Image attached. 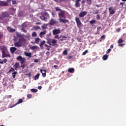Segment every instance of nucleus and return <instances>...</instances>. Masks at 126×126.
Masks as SVG:
<instances>
[{
  "mask_svg": "<svg viewBox=\"0 0 126 126\" xmlns=\"http://www.w3.org/2000/svg\"><path fill=\"white\" fill-rule=\"evenodd\" d=\"M32 37H36L37 36V33H36V32H32Z\"/></svg>",
  "mask_w": 126,
  "mask_h": 126,
  "instance_id": "obj_33",
  "label": "nucleus"
},
{
  "mask_svg": "<svg viewBox=\"0 0 126 126\" xmlns=\"http://www.w3.org/2000/svg\"><path fill=\"white\" fill-rule=\"evenodd\" d=\"M28 98H31V97H32V94H29L27 96Z\"/></svg>",
  "mask_w": 126,
  "mask_h": 126,
  "instance_id": "obj_54",
  "label": "nucleus"
},
{
  "mask_svg": "<svg viewBox=\"0 0 126 126\" xmlns=\"http://www.w3.org/2000/svg\"><path fill=\"white\" fill-rule=\"evenodd\" d=\"M24 55H26V57H28V58H32V53H28L27 52H25Z\"/></svg>",
  "mask_w": 126,
  "mask_h": 126,
  "instance_id": "obj_14",
  "label": "nucleus"
},
{
  "mask_svg": "<svg viewBox=\"0 0 126 126\" xmlns=\"http://www.w3.org/2000/svg\"><path fill=\"white\" fill-rule=\"evenodd\" d=\"M104 38H105V35H102L101 37V39H104Z\"/></svg>",
  "mask_w": 126,
  "mask_h": 126,
  "instance_id": "obj_61",
  "label": "nucleus"
},
{
  "mask_svg": "<svg viewBox=\"0 0 126 126\" xmlns=\"http://www.w3.org/2000/svg\"><path fill=\"white\" fill-rule=\"evenodd\" d=\"M118 46H119V47H123V46H125V44H119L118 45Z\"/></svg>",
  "mask_w": 126,
  "mask_h": 126,
  "instance_id": "obj_53",
  "label": "nucleus"
},
{
  "mask_svg": "<svg viewBox=\"0 0 126 126\" xmlns=\"http://www.w3.org/2000/svg\"><path fill=\"white\" fill-rule=\"evenodd\" d=\"M54 1H55L56 2H62V1H63V0H54Z\"/></svg>",
  "mask_w": 126,
  "mask_h": 126,
  "instance_id": "obj_42",
  "label": "nucleus"
},
{
  "mask_svg": "<svg viewBox=\"0 0 126 126\" xmlns=\"http://www.w3.org/2000/svg\"><path fill=\"white\" fill-rule=\"evenodd\" d=\"M58 15L59 18L58 20L60 21V23H67L68 22V20H65V11H61V12H58Z\"/></svg>",
  "mask_w": 126,
  "mask_h": 126,
  "instance_id": "obj_1",
  "label": "nucleus"
},
{
  "mask_svg": "<svg viewBox=\"0 0 126 126\" xmlns=\"http://www.w3.org/2000/svg\"><path fill=\"white\" fill-rule=\"evenodd\" d=\"M26 41L25 40V38L23 37H20L18 41H16L14 42V45L15 47L17 48H20L25 43Z\"/></svg>",
  "mask_w": 126,
  "mask_h": 126,
  "instance_id": "obj_2",
  "label": "nucleus"
},
{
  "mask_svg": "<svg viewBox=\"0 0 126 126\" xmlns=\"http://www.w3.org/2000/svg\"><path fill=\"white\" fill-rule=\"evenodd\" d=\"M22 31H23V32H24V33H27V31H26L25 29H24V28H22L21 29Z\"/></svg>",
  "mask_w": 126,
  "mask_h": 126,
  "instance_id": "obj_40",
  "label": "nucleus"
},
{
  "mask_svg": "<svg viewBox=\"0 0 126 126\" xmlns=\"http://www.w3.org/2000/svg\"><path fill=\"white\" fill-rule=\"evenodd\" d=\"M55 10H56V11H57L58 12H61L63 10L61 9V8H60L59 7H55Z\"/></svg>",
  "mask_w": 126,
  "mask_h": 126,
  "instance_id": "obj_17",
  "label": "nucleus"
},
{
  "mask_svg": "<svg viewBox=\"0 0 126 126\" xmlns=\"http://www.w3.org/2000/svg\"><path fill=\"white\" fill-rule=\"evenodd\" d=\"M97 29V30H100L101 29V27H98Z\"/></svg>",
  "mask_w": 126,
  "mask_h": 126,
  "instance_id": "obj_63",
  "label": "nucleus"
},
{
  "mask_svg": "<svg viewBox=\"0 0 126 126\" xmlns=\"http://www.w3.org/2000/svg\"><path fill=\"white\" fill-rule=\"evenodd\" d=\"M45 47H46V48H51V46L47 45V44H45Z\"/></svg>",
  "mask_w": 126,
  "mask_h": 126,
  "instance_id": "obj_55",
  "label": "nucleus"
},
{
  "mask_svg": "<svg viewBox=\"0 0 126 126\" xmlns=\"http://www.w3.org/2000/svg\"><path fill=\"white\" fill-rule=\"evenodd\" d=\"M52 33L53 35H58V34H60L61 33V30H60V29H54L53 30Z\"/></svg>",
  "mask_w": 126,
  "mask_h": 126,
  "instance_id": "obj_8",
  "label": "nucleus"
},
{
  "mask_svg": "<svg viewBox=\"0 0 126 126\" xmlns=\"http://www.w3.org/2000/svg\"><path fill=\"white\" fill-rule=\"evenodd\" d=\"M56 23H57V21H56V20L52 18L49 21V25L53 26V25H55V24H56Z\"/></svg>",
  "mask_w": 126,
  "mask_h": 126,
  "instance_id": "obj_10",
  "label": "nucleus"
},
{
  "mask_svg": "<svg viewBox=\"0 0 126 126\" xmlns=\"http://www.w3.org/2000/svg\"><path fill=\"white\" fill-rule=\"evenodd\" d=\"M22 102H23V100L21 99H19V100L18 101V102L14 105L10 106V108H13V107H15V106H16V105L21 104V103H22Z\"/></svg>",
  "mask_w": 126,
  "mask_h": 126,
  "instance_id": "obj_12",
  "label": "nucleus"
},
{
  "mask_svg": "<svg viewBox=\"0 0 126 126\" xmlns=\"http://www.w3.org/2000/svg\"><path fill=\"white\" fill-rule=\"evenodd\" d=\"M2 16H3L4 18V17H7L8 16V13L5 12L4 13H2Z\"/></svg>",
  "mask_w": 126,
  "mask_h": 126,
  "instance_id": "obj_19",
  "label": "nucleus"
},
{
  "mask_svg": "<svg viewBox=\"0 0 126 126\" xmlns=\"http://www.w3.org/2000/svg\"><path fill=\"white\" fill-rule=\"evenodd\" d=\"M68 71L70 73H73L74 72V69L73 68H68Z\"/></svg>",
  "mask_w": 126,
  "mask_h": 126,
  "instance_id": "obj_18",
  "label": "nucleus"
},
{
  "mask_svg": "<svg viewBox=\"0 0 126 126\" xmlns=\"http://www.w3.org/2000/svg\"><path fill=\"white\" fill-rule=\"evenodd\" d=\"M124 4H125L124 2H121L120 5H122V6H124Z\"/></svg>",
  "mask_w": 126,
  "mask_h": 126,
  "instance_id": "obj_57",
  "label": "nucleus"
},
{
  "mask_svg": "<svg viewBox=\"0 0 126 126\" xmlns=\"http://www.w3.org/2000/svg\"><path fill=\"white\" fill-rule=\"evenodd\" d=\"M7 30L9 31V32H15V29H11L10 27L7 28Z\"/></svg>",
  "mask_w": 126,
  "mask_h": 126,
  "instance_id": "obj_20",
  "label": "nucleus"
},
{
  "mask_svg": "<svg viewBox=\"0 0 126 126\" xmlns=\"http://www.w3.org/2000/svg\"><path fill=\"white\" fill-rule=\"evenodd\" d=\"M123 42H124V40H123V39H122L121 38H120L118 41V43L119 44H121V43H123Z\"/></svg>",
  "mask_w": 126,
  "mask_h": 126,
  "instance_id": "obj_34",
  "label": "nucleus"
},
{
  "mask_svg": "<svg viewBox=\"0 0 126 126\" xmlns=\"http://www.w3.org/2000/svg\"><path fill=\"white\" fill-rule=\"evenodd\" d=\"M6 62H7V59H5L4 60H3L2 61H0V63H1V64H2V63H6Z\"/></svg>",
  "mask_w": 126,
  "mask_h": 126,
  "instance_id": "obj_25",
  "label": "nucleus"
},
{
  "mask_svg": "<svg viewBox=\"0 0 126 126\" xmlns=\"http://www.w3.org/2000/svg\"><path fill=\"white\" fill-rule=\"evenodd\" d=\"M31 91L33 93H36V92H38V90L35 89H31Z\"/></svg>",
  "mask_w": 126,
  "mask_h": 126,
  "instance_id": "obj_31",
  "label": "nucleus"
},
{
  "mask_svg": "<svg viewBox=\"0 0 126 126\" xmlns=\"http://www.w3.org/2000/svg\"><path fill=\"white\" fill-rule=\"evenodd\" d=\"M9 10H12L13 11H15V10H16V9H14L13 8H9Z\"/></svg>",
  "mask_w": 126,
  "mask_h": 126,
  "instance_id": "obj_46",
  "label": "nucleus"
},
{
  "mask_svg": "<svg viewBox=\"0 0 126 126\" xmlns=\"http://www.w3.org/2000/svg\"><path fill=\"white\" fill-rule=\"evenodd\" d=\"M57 41L54 39H49L47 40V44L50 46H55L57 44Z\"/></svg>",
  "mask_w": 126,
  "mask_h": 126,
  "instance_id": "obj_5",
  "label": "nucleus"
},
{
  "mask_svg": "<svg viewBox=\"0 0 126 126\" xmlns=\"http://www.w3.org/2000/svg\"><path fill=\"white\" fill-rule=\"evenodd\" d=\"M38 89H39V90H41V89H42V87L41 86H38Z\"/></svg>",
  "mask_w": 126,
  "mask_h": 126,
  "instance_id": "obj_58",
  "label": "nucleus"
},
{
  "mask_svg": "<svg viewBox=\"0 0 126 126\" xmlns=\"http://www.w3.org/2000/svg\"><path fill=\"white\" fill-rule=\"evenodd\" d=\"M10 52L12 53V54H14V52L16 51V48L15 47H11L10 48Z\"/></svg>",
  "mask_w": 126,
  "mask_h": 126,
  "instance_id": "obj_16",
  "label": "nucleus"
},
{
  "mask_svg": "<svg viewBox=\"0 0 126 126\" xmlns=\"http://www.w3.org/2000/svg\"><path fill=\"white\" fill-rule=\"evenodd\" d=\"M3 18H4V17H3L2 15L0 16V21L2 20V19H3Z\"/></svg>",
  "mask_w": 126,
  "mask_h": 126,
  "instance_id": "obj_47",
  "label": "nucleus"
},
{
  "mask_svg": "<svg viewBox=\"0 0 126 126\" xmlns=\"http://www.w3.org/2000/svg\"><path fill=\"white\" fill-rule=\"evenodd\" d=\"M46 33H47V31H46L41 32L40 33L39 35H40V37H43V35H45V34H46Z\"/></svg>",
  "mask_w": 126,
  "mask_h": 126,
  "instance_id": "obj_23",
  "label": "nucleus"
},
{
  "mask_svg": "<svg viewBox=\"0 0 126 126\" xmlns=\"http://www.w3.org/2000/svg\"><path fill=\"white\" fill-rule=\"evenodd\" d=\"M12 3V4H17V2L15 0H13Z\"/></svg>",
  "mask_w": 126,
  "mask_h": 126,
  "instance_id": "obj_43",
  "label": "nucleus"
},
{
  "mask_svg": "<svg viewBox=\"0 0 126 126\" xmlns=\"http://www.w3.org/2000/svg\"><path fill=\"white\" fill-rule=\"evenodd\" d=\"M75 2V6H76V7H80V3H79V2Z\"/></svg>",
  "mask_w": 126,
  "mask_h": 126,
  "instance_id": "obj_28",
  "label": "nucleus"
},
{
  "mask_svg": "<svg viewBox=\"0 0 126 126\" xmlns=\"http://www.w3.org/2000/svg\"><path fill=\"white\" fill-rule=\"evenodd\" d=\"M14 67L15 69L18 68V67H19V63H16L14 65Z\"/></svg>",
  "mask_w": 126,
  "mask_h": 126,
  "instance_id": "obj_22",
  "label": "nucleus"
},
{
  "mask_svg": "<svg viewBox=\"0 0 126 126\" xmlns=\"http://www.w3.org/2000/svg\"><path fill=\"white\" fill-rule=\"evenodd\" d=\"M12 77H13V78H15V76H16V74H17V72L14 71V72H13L12 73Z\"/></svg>",
  "mask_w": 126,
  "mask_h": 126,
  "instance_id": "obj_30",
  "label": "nucleus"
},
{
  "mask_svg": "<svg viewBox=\"0 0 126 126\" xmlns=\"http://www.w3.org/2000/svg\"><path fill=\"white\" fill-rule=\"evenodd\" d=\"M14 69L13 68H11L10 70H9V72H14Z\"/></svg>",
  "mask_w": 126,
  "mask_h": 126,
  "instance_id": "obj_36",
  "label": "nucleus"
},
{
  "mask_svg": "<svg viewBox=\"0 0 126 126\" xmlns=\"http://www.w3.org/2000/svg\"><path fill=\"white\" fill-rule=\"evenodd\" d=\"M16 36H17V37H18L19 38H22V37H23V35L20 34V33H19V32L16 33Z\"/></svg>",
  "mask_w": 126,
  "mask_h": 126,
  "instance_id": "obj_27",
  "label": "nucleus"
},
{
  "mask_svg": "<svg viewBox=\"0 0 126 126\" xmlns=\"http://www.w3.org/2000/svg\"><path fill=\"white\" fill-rule=\"evenodd\" d=\"M81 0H76L75 1V2H79V1H80Z\"/></svg>",
  "mask_w": 126,
  "mask_h": 126,
  "instance_id": "obj_62",
  "label": "nucleus"
},
{
  "mask_svg": "<svg viewBox=\"0 0 126 126\" xmlns=\"http://www.w3.org/2000/svg\"><path fill=\"white\" fill-rule=\"evenodd\" d=\"M39 76H40V74L38 73L34 77V79L35 80H37V79H39Z\"/></svg>",
  "mask_w": 126,
  "mask_h": 126,
  "instance_id": "obj_29",
  "label": "nucleus"
},
{
  "mask_svg": "<svg viewBox=\"0 0 126 126\" xmlns=\"http://www.w3.org/2000/svg\"><path fill=\"white\" fill-rule=\"evenodd\" d=\"M109 10L110 12V14H114L115 10L113 9V7H110L109 8Z\"/></svg>",
  "mask_w": 126,
  "mask_h": 126,
  "instance_id": "obj_15",
  "label": "nucleus"
},
{
  "mask_svg": "<svg viewBox=\"0 0 126 126\" xmlns=\"http://www.w3.org/2000/svg\"><path fill=\"white\" fill-rule=\"evenodd\" d=\"M90 24H94V23H96V21L95 20H92L90 21Z\"/></svg>",
  "mask_w": 126,
  "mask_h": 126,
  "instance_id": "obj_32",
  "label": "nucleus"
},
{
  "mask_svg": "<svg viewBox=\"0 0 126 126\" xmlns=\"http://www.w3.org/2000/svg\"><path fill=\"white\" fill-rule=\"evenodd\" d=\"M75 20L76 22L78 28H79V29H80V28H81V27H82V26H83L82 23H81L80 20L78 17H76Z\"/></svg>",
  "mask_w": 126,
  "mask_h": 126,
  "instance_id": "obj_6",
  "label": "nucleus"
},
{
  "mask_svg": "<svg viewBox=\"0 0 126 126\" xmlns=\"http://www.w3.org/2000/svg\"><path fill=\"white\" fill-rule=\"evenodd\" d=\"M40 71L42 73L43 77H46V73L47 72L46 69H40Z\"/></svg>",
  "mask_w": 126,
  "mask_h": 126,
  "instance_id": "obj_11",
  "label": "nucleus"
},
{
  "mask_svg": "<svg viewBox=\"0 0 126 126\" xmlns=\"http://www.w3.org/2000/svg\"><path fill=\"white\" fill-rule=\"evenodd\" d=\"M96 19H97V20L100 19V16H99V15H96Z\"/></svg>",
  "mask_w": 126,
  "mask_h": 126,
  "instance_id": "obj_52",
  "label": "nucleus"
},
{
  "mask_svg": "<svg viewBox=\"0 0 126 126\" xmlns=\"http://www.w3.org/2000/svg\"><path fill=\"white\" fill-rule=\"evenodd\" d=\"M40 40H41V39H40L38 37L35 38V43L36 44H39V42H40Z\"/></svg>",
  "mask_w": 126,
  "mask_h": 126,
  "instance_id": "obj_24",
  "label": "nucleus"
},
{
  "mask_svg": "<svg viewBox=\"0 0 126 126\" xmlns=\"http://www.w3.org/2000/svg\"><path fill=\"white\" fill-rule=\"evenodd\" d=\"M111 49L110 48H109V49H108L106 51V54H109V53L111 52Z\"/></svg>",
  "mask_w": 126,
  "mask_h": 126,
  "instance_id": "obj_41",
  "label": "nucleus"
},
{
  "mask_svg": "<svg viewBox=\"0 0 126 126\" xmlns=\"http://www.w3.org/2000/svg\"><path fill=\"white\" fill-rule=\"evenodd\" d=\"M55 39H58V40L60 39V37H59V35H56L55 36Z\"/></svg>",
  "mask_w": 126,
  "mask_h": 126,
  "instance_id": "obj_50",
  "label": "nucleus"
},
{
  "mask_svg": "<svg viewBox=\"0 0 126 126\" xmlns=\"http://www.w3.org/2000/svg\"><path fill=\"white\" fill-rule=\"evenodd\" d=\"M34 63H38L39 62V59H36L34 61Z\"/></svg>",
  "mask_w": 126,
  "mask_h": 126,
  "instance_id": "obj_49",
  "label": "nucleus"
},
{
  "mask_svg": "<svg viewBox=\"0 0 126 126\" xmlns=\"http://www.w3.org/2000/svg\"><path fill=\"white\" fill-rule=\"evenodd\" d=\"M113 48H114V45L112 44V45L110 46V49H113Z\"/></svg>",
  "mask_w": 126,
  "mask_h": 126,
  "instance_id": "obj_59",
  "label": "nucleus"
},
{
  "mask_svg": "<svg viewBox=\"0 0 126 126\" xmlns=\"http://www.w3.org/2000/svg\"><path fill=\"white\" fill-rule=\"evenodd\" d=\"M52 15L53 17H56V14L54 12H52Z\"/></svg>",
  "mask_w": 126,
  "mask_h": 126,
  "instance_id": "obj_45",
  "label": "nucleus"
},
{
  "mask_svg": "<svg viewBox=\"0 0 126 126\" xmlns=\"http://www.w3.org/2000/svg\"><path fill=\"white\" fill-rule=\"evenodd\" d=\"M108 57H109V56H108L107 55H105L103 56L102 59L103 60V61H107Z\"/></svg>",
  "mask_w": 126,
  "mask_h": 126,
  "instance_id": "obj_21",
  "label": "nucleus"
},
{
  "mask_svg": "<svg viewBox=\"0 0 126 126\" xmlns=\"http://www.w3.org/2000/svg\"><path fill=\"white\" fill-rule=\"evenodd\" d=\"M63 55H64V56L67 55V50H65L63 51Z\"/></svg>",
  "mask_w": 126,
  "mask_h": 126,
  "instance_id": "obj_35",
  "label": "nucleus"
},
{
  "mask_svg": "<svg viewBox=\"0 0 126 126\" xmlns=\"http://www.w3.org/2000/svg\"><path fill=\"white\" fill-rule=\"evenodd\" d=\"M45 43H46V41L45 40L41 41L40 44H39L40 47L42 48V47H43V45H45Z\"/></svg>",
  "mask_w": 126,
  "mask_h": 126,
  "instance_id": "obj_26",
  "label": "nucleus"
},
{
  "mask_svg": "<svg viewBox=\"0 0 126 126\" xmlns=\"http://www.w3.org/2000/svg\"><path fill=\"white\" fill-rule=\"evenodd\" d=\"M7 5V2L3 1H0V6H6Z\"/></svg>",
  "mask_w": 126,
  "mask_h": 126,
  "instance_id": "obj_13",
  "label": "nucleus"
},
{
  "mask_svg": "<svg viewBox=\"0 0 126 126\" xmlns=\"http://www.w3.org/2000/svg\"><path fill=\"white\" fill-rule=\"evenodd\" d=\"M22 26L23 27H27V24H26V23H24L22 25Z\"/></svg>",
  "mask_w": 126,
  "mask_h": 126,
  "instance_id": "obj_44",
  "label": "nucleus"
},
{
  "mask_svg": "<svg viewBox=\"0 0 126 126\" xmlns=\"http://www.w3.org/2000/svg\"><path fill=\"white\" fill-rule=\"evenodd\" d=\"M25 37H26V38H27L28 39H29V40H30V34H28L27 35H26Z\"/></svg>",
  "mask_w": 126,
  "mask_h": 126,
  "instance_id": "obj_39",
  "label": "nucleus"
},
{
  "mask_svg": "<svg viewBox=\"0 0 126 126\" xmlns=\"http://www.w3.org/2000/svg\"><path fill=\"white\" fill-rule=\"evenodd\" d=\"M42 29H46V25H43L41 26Z\"/></svg>",
  "mask_w": 126,
  "mask_h": 126,
  "instance_id": "obj_51",
  "label": "nucleus"
},
{
  "mask_svg": "<svg viewBox=\"0 0 126 126\" xmlns=\"http://www.w3.org/2000/svg\"><path fill=\"white\" fill-rule=\"evenodd\" d=\"M42 15L40 17L41 20L47 21L50 18V15L47 12H41Z\"/></svg>",
  "mask_w": 126,
  "mask_h": 126,
  "instance_id": "obj_3",
  "label": "nucleus"
},
{
  "mask_svg": "<svg viewBox=\"0 0 126 126\" xmlns=\"http://www.w3.org/2000/svg\"><path fill=\"white\" fill-rule=\"evenodd\" d=\"M87 53H88V51L85 50V51L83 53V56H85V55H86V54H87Z\"/></svg>",
  "mask_w": 126,
  "mask_h": 126,
  "instance_id": "obj_37",
  "label": "nucleus"
},
{
  "mask_svg": "<svg viewBox=\"0 0 126 126\" xmlns=\"http://www.w3.org/2000/svg\"><path fill=\"white\" fill-rule=\"evenodd\" d=\"M72 56H69L68 57V59H72Z\"/></svg>",
  "mask_w": 126,
  "mask_h": 126,
  "instance_id": "obj_64",
  "label": "nucleus"
},
{
  "mask_svg": "<svg viewBox=\"0 0 126 126\" xmlns=\"http://www.w3.org/2000/svg\"><path fill=\"white\" fill-rule=\"evenodd\" d=\"M37 48V46H32L31 47L32 50H36V48Z\"/></svg>",
  "mask_w": 126,
  "mask_h": 126,
  "instance_id": "obj_38",
  "label": "nucleus"
},
{
  "mask_svg": "<svg viewBox=\"0 0 126 126\" xmlns=\"http://www.w3.org/2000/svg\"><path fill=\"white\" fill-rule=\"evenodd\" d=\"M17 61H19L21 62V63L22 64H23L24 63H25V61H26V59L25 58H23L21 56H19L17 58Z\"/></svg>",
  "mask_w": 126,
  "mask_h": 126,
  "instance_id": "obj_7",
  "label": "nucleus"
},
{
  "mask_svg": "<svg viewBox=\"0 0 126 126\" xmlns=\"http://www.w3.org/2000/svg\"><path fill=\"white\" fill-rule=\"evenodd\" d=\"M2 38V33H0V39H1Z\"/></svg>",
  "mask_w": 126,
  "mask_h": 126,
  "instance_id": "obj_56",
  "label": "nucleus"
},
{
  "mask_svg": "<svg viewBox=\"0 0 126 126\" xmlns=\"http://www.w3.org/2000/svg\"><path fill=\"white\" fill-rule=\"evenodd\" d=\"M21 67H22L23 68H24V66H25V65H24V64H22V65H21Z\"/></svg>",
  "mask_w": 126,
  "mask_h": 126,
  "instance_id": "obj_60",
  "label": "nucleus"
},
{
  "mask_svg": "<svg viewBox=\"0 0 126 126\" xmlns=\"http://www.w3.org/2000/svg\"><path fill=\"white\" fill-rule=\"evenodd\" d=\"M117 32H120L121 31V28H118V29H116Z\"/></svg>",
  "mask_w": 126,
  "mask_h": 126,
  "instance_id": "obj_48",
  "label": "nucleus"
},
{
  "mask_svg": "<svg viewBox=\"0 0 126 126\" xmlns=\"http://www.w3.org/2000/svg\"><path fill=\"white\" fill-rule=\"evenodd\" d=\"M86 14H87V11H82L79 13V17H81V18L84 17V16L86 15Z\"/></svg>",
  "mask_w": 126,
  "mask_h": 126,
  "instance_id": "obj_9",
  "label": "nucleus"
},
{
  "mask_svg": "<svg viewBox=\"0 0 126 126\" xmlns=\"http://www.w3.org/2000/svg\"><path fill=\"white\" fill-rule=\"evenodd\" d=\"M1 49L2 50V55L3 58H6V57H8V54H7V48L5 46H1Z\"/></svg>",
  "mask_w": 126,
  "mask_h": 126,
  "instance_id": "obj_4",
  "label": "nucleus"
}]
</instances>
